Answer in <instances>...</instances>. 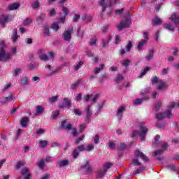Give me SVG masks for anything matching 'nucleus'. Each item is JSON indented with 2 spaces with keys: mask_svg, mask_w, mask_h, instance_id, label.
<instances>
[{
  "mask_svg": "<svg viewBox=\"0 0 179 179\" xmlns=\"http://www.w3.org/2000/svg\"><path fill=\"white\" fill-rule=\"evenodd\" d=\"M159 145H161L162 148V150H166L167 149V148H169V145H167V143H164L163 144L160 143H155L153 144L154 148H157V146H159Z\"/></svg>",
  "mask_w": 179,
  "mask_h": 179,
  "instance_id": "f3484780",
  "label": "nucleus"
},
{
  "mask_svg": "<svg viewBox=\"0 0 179 179\" xmlns=\"http://www.w3.org/2000/svg\"><path fill=\"white\" fill-rule=\"evenodd\" d=\"M39 146H40V148H46V146H48V141H47L45 140L40 141Z\"/></svg>",
  "mask_w": 179,
  "mask_h": 179,
  "instance_id": "72a5a7b5",
  "label": "nucleus"
},
{
  "mask_svg": "<svg viewBox=\"0 0 179 179\" xmlns=\"http://www.w3.org/2000/svg\"><path fill=\"white\" fill-rule=\"evenodd\" d=\"M92 94H87L84 96L83 101L84 103H87L90 99L92 97Z\"/></svg>",
  "mask_w": 179,
  "mask_h": 179,
  "instance_id": "49530a36",
  "label": "nucleus"
},
{
  "mask_svg": "<svg viewBox=\"0 0 179 179\" xmlns=\"http://www.w3.org/2000/svg\"><path fill=\"white\" fill-rule=\"evenodd\" d=\"M61 127H62L64 129H66L67 131L72 129V124L66 122V120L62 122Z\"/></svg>",
  "mask_w": 179,
  "mask_h": 179,
  "instance_id": "ddd939ff",
  "label": "nucleus"
},
{
  "mask_svg": "<svg viewBox=\"0 0 179 179\" xmlns=\"http://www.w3.org/2000/svg\"><path fill=\"white\" fill-rule=\"evenodd\" d=\"M93 149H94V145L93 144L88 145L87 148H85L87 152H90V150H93Z\"/></svg>",
  "mask_w": 179,
  "mask_h": 179,
  "instance_id": "13d9d810",
  "label": "nucleus"
},
{
  "mask_svg": "<svg viewBox=\"0 0 179 179\" xmlns=\"http://www.w3.org/2000/svg\"><path fill=\"white\" fill-rule=\"evenodd\" d=\"M19 6H20V5L18 3H14L8 6V9L9 10H15L18 9Z\"/></svg>",
  "mask_w": 179,
  "mask_h": 179,
  "instance_id": "412c9836",
  "label": "nucleus"
},
{
  "mask_svg": "<svg viewBox=\"0 0 179 179\" xmlns=\"http://www.w3.org/2000/svg\"><path fill=\"white\" fill-rule=\"evenodd\" d=\"M171 118L173 117V113L171 110H167L165 113H159L156 114V118L157 120H163V118Z\"/></svg>",
  "mask_w": 179,
  "mask_h": 179,
  "instance_id": "0eeeda50",
  "label": "nucleus"
},
{
  "mask_svg": "<svg viewBox=\"0 0 179 179\" xmlns=\"http://www.w3.org/2000/svg\"><path fill=\"white\" fill-rule=\"evenodd\" d=\"M8 19H9V17L6 15L0 16V24H3V26L5 24V23H6V22H8Z\"/></svg>",
  "mask_w": 179,
  "mask_h": 179,
  "instance_id": "4be33fe9",
  "label": "nucleus"
},
{
  "mask_svg": "<svg viewBox=\"0 0 179 179\" xmlns=\"http://www.w3.org/2000/svg\"><path fill=\"white\" fill-rule=\"evenodd\" d=\"M13 38L12 41L13 43H16V40L19 38V36H17V29H13Z\"/></svg>",
  "mask_w": 179,
  "mask_h": 179,
  "instance_id": "393cba45",
  "label": "nucleus"
},
{
  "mask_svg": "<svg viewBox=\"0 0 179 179\" xmlns=\"http://www.w3.org/2000/svg\"><path fill=\"white\" fill-rule=\"evenodd\" d=\"M59 167H65V166H68L69 164V161L68 160H62L58 162Z\"/></svg>",
  "mask_w": 179,
  "mask_h": 179,
  "instance_id": "5701e85b",
  "label": "nucleus"
},
{
  "mask_svg": "<svg viewBox=\"0 0 179 179\" xmlns=\"http://www.w3.org/2000/svg\"><path fill=\"white\" fill-rule=\"evenodd\" d=\"M151 82L152 85H155V83H157L159 82V78L157 76H155L152 78Z\"/></svg>",
  "mask_w": 179,
  "mask_h": 179,
  "instance_id": "338daca9",
  "label": "nucleus"
},
{
  "mask_svg": "<svg viewBox=\"0 0 179 179\" xmlns=\"http://www.w3.org/2000/svg\"><path fill=\"white\" fill-rule=\"evenodd\" d=\"M131 48H132V42L129 41L126 48V51H131Z\"/></svg>",
  "mask_w": 179,
  "mask_h": 179,
  "instance_id": "bf43d9fd",
  "label": "nucleus"
},
{
  "mask_svg": "<svg viewBox=\"0 0 179 179\" xmlns=\"http://www.w3.org/2000/svg\"><path fill=\"white\" fill-rule=\"evenodd\" d=\"M117 148L119 150H124V149H127V145L125 143H120Z\"/></svg>",
  "mask_w": 179,
  "mask_h": 179,
  "instance_id": "4d7b16f0",
  "label": "nucleus"
},
{
  "mask_svg": "<svg viewBox=\"0 0 179 179\" xmlns=\"http://www.w3.org/2000/svg\"><path fill=\"white\" fill-rule=\"evenodd\" d=\"M125 111V106H121L116 112V115L119 118V120H121L122 118V113Z\"/></svg>",
  "mask_w": 179,
  "mask_h": 179,
  "instance_id": "4468645a",
  "label": "nucleus"
},
{
  "mask_svg": "<svg viewBox=\"0 0 179 179\" xmlns=\"http://www.w3.org/2000/svg\"><path fill=\"white\" fill-rule=\"evenodd\" d=\"M120 43H121V37L118 35H116L115 38V44L118 45Z\"/></svg>",
  "mask_w": 179,
  "mask_h": 179,
  "instance_id": "864d4df0",
  "label": "nucleus"
},
{
  "mask_svg": "<svg viewBox=\"0 0 179 179\" xmlns=\"http://www.w3.org/2000/svg\"><path fill=\"white\" fill-rule=\"evenodd\" d=\"M162 22H163V21L162 20V19L159 18V17H155L152 20V24H154V26H157L159 24H162Z\"/></svg>",
  "mask_w": 179,
  "mask_h": 179,
  "instance_id": "a211bd4d",
  "label": "nucleus"
},
{
  "mask_svg": "<svg viewBox=\"0 0 179 179\" xmlns=\"http://www.w3.org/2000/svg\"><path fill=\"white\" fill-rule=\"evenodd\" d=\"M79 85H80V80H78L76 83L73 84L71 85V89H73V90H75V89H76V87H78V86H79Z\"/></svg>",
  "mask_w": 179,
  "mask_h": 179,
  "instance_id": "6e6d98bb",
  "label": "nucleus"
},
{
  "mask_svg": "<svg viewBox=\"0 0 179 179\" xmlns=\"http://www.w3.org/2000/svg\"><path fill=\"white\" fill-rule=\"evenodd\" d=\"M131 163L134 166H141V162L137 159H134Z\"/></svg>",
  "mask_w": 179,
  "mask_h": 179,
  "instance_id": "680f3d73",
  "label": "nucleus"
},
{
  "mask_svg": "<svg viewBox=\"0 0 179 179\" xmlns=\"http://www.w3.org/2000/svg\"><path fill=\"white\" fill-rule=\"evenodd\" d=\"M32 9H40V3L38 1H36L32 3Z\"/></svg>",
  "mask_w": 179,
  "mask_h": 179,
  "instance_id": "58836bf2",
  "label": "nucleus"
},
{
  "mask_svg": "<svg viewBox=\"0 0 179 179\" xmlns=\"http://www.w3.org/2000/svg\"><path fill=\"white\" fill-rule=\"evenodd\" d=\"M131 64V60L126 59L121 62L122 66H125L126 68Z\"/></svg>",
  "mask_w": 179,
  "mask_h": 179,
  "instance_id": "2f4dec72",
  "label": "nucleus"
},
{
  "mask_svg": "<svg viewBox=\"0 0 179 179\" xmlns=\"http://www.w3.org/2000/svg\"><path fill=\"white\" fill-rule=\"evenodd\" d=\"M37 166H38V167H39V169H41V170H43L44 169V160L42 159V160L39 161L37 163Z\"/></svg>",
  "mask_w": 179,
  "mask_h": 179,
  "instance_id": "c03bdc74",
  "label": "nucleus"
},
{
  "mask_svg": "<svg viewBox=\"0 0 179 179\" xmlns=\"http://www.w3.org/2000/svg\"><path fill=\"white\" fill-rule=\"evenodd\" d=\"M22 176H26L24 179H31V174L30 173V169L27 167H24L21 171Z\"/></svg>",
  "mask_w": 179,
  "mask_h": 179,
  "instance_id": "1a4fd4ad",
  "label": "nucleus"
},
{
  "mask_svg": "<svg viewBox=\"0 0 179 179\" xmlns=\"http://www.w3.org/2000/svg\"><path fill=\"white\" fill-rule=\"evenodd\" d=\"M45 133V130L44 129H39L36 131V135H43V134Z\"/></svg>",
  "mask_w": 179,
  "mask_h": 179,
  "instance_id": "0e129e2a",
  "label": "nucleus"
},
{
  "mask_svg": "<svg viewBox=\"0 0 179 179\" xmlns=\"http://www.w3.org/2000/svg\"><path fill=\"white\" fill-rule=\"evenodd\" d=\"M12 54L6 53L5 50V46H3L0 48V61L6 62V61H10Z\"/></svg>",
  "mask_w": 179,
  "mask_h": 179,
  "instance_id": "f03ea898",
  "label": "nucleus"
},
{
  "mask_svg": "<svg viewBox=\"0 0 179 179\" xmlns=\"http://www.w3.org/2000/svg\"><path fill=\"white\" fill-rule=\"evenodd\" d=\"M29 122V117H22L21 120V125L22 128H26L27 127V123Z\"/></svg>",
  "mask_w": 179,
  "mask_h": 179,
  "instance_id": "aec40b11",
  "label": "nucleus"
},
{
  "mask_svg": "<svg viewBox=\"0 0 179 179\" xmlns=\"http://www.w3.org/2000/svg\"><path fill=\"white\" fill-rule=\"evenodd\" d=\"M72 33H73V27L70 26L63 33V38L64 41H71L72 38Z\"/></svg>",
  "mask_w": 179,
  "mask_h": 179,
  "instance_id": "39448f33",
  "label": "nucleus"
},
{
  "mask_svg": "<svg viewBox=\"0 0 179 179\" xmlns=\"http://www.w3.org/2000/svg\"><path fill=\"white\" fill-rule=\"evenodd\" d=\"M21 85L22 86H25V85H27L29 83V78L24 77L21 79Z\"/></svg>",
  "mask_w": 179,
  "mask_h": 179,
  "instance_id": "e433bc0d",
  "label": "nucleus"
},
{
  "mask_svg": "<svg viewBox=\"0 0 179 179\" xmlns=\"http://www.w3.org/2000/svg\"><path fill=\"white\" fill-rule=\"evenodd\" d=\"M58 115H59V110H54L52 113V116H51V120H57V118H58Z\"/></svg>",
  "mask_w": 179,
  "mask_h": 179,
  "instance_id": "cd10ccee",
  "label": "nucleus"
},
{
  "mask_svg": "<svg viewBox=\"0 0 179 179\" xmlns=\"http://www.w3.org/2000/svg\"><path fill=\"white\" fill-rule=\"evenodd\" d=\"M153 52H154L153 50H150L149 51V55L146 56L148 61H150V59L153 58Z\"/></svg>",
  "mask_w": 179,
  "mask_h": 179,
  "instance_id": "8fccbe9b",
  "label": "nucleus"
},
{
  "mask_svg": "<svg viewBox=\"0 0 179 179\" xmlns=\"http://www.w3.org/2000/svg\"><path fill=\"white\" fill-rule=\"evenodd\" d=\"M81 169H84L86 173H92V171H93V167L90 166L89 161H86L84 166H81Z\"/></svg>",
  "mask_w": 179,
  "mask_h": 179,
  "instance_id": "9b49d317",
  "label": "nucleus"
},
{
  "mask_svg": "<svg viewBox=\"0 0 179 179\" xmlns=\"http://www.w3.org/2000/svg\"><path fill=\"white\" fill-rule=\"evenodd\" d=\"M83 65V62H79L76 65L74 66V71H79Z\"/></svg>",
  "mask_w": 179,
  "mask_h": 179,
  "instance_id": "79ce46f5",
  "label": "nucleus"
},
{
  "mask_svg": "<svg viewBox=\"0 0 179 179\" xmlns=\"http://www.w3.org/2000/svg\"><path fill=\"white\" fill-rule=\"evenodd\" d=\"M13 100V96L10 94L8 96L5 97L1 101L2 103H9Z\"/></svg>",
  "mask_w": 179,
  "mask_h": 179,
  "instance_id": "bb28decb",
  "label": "nucleus"
},
{
  "mask_svg": "<svg viewBox=\"0 0 179 179\" xmlns=\"http://www.w3.org/2000/svg\"><path fill=\"white\" fill-rule=\"evenodd\" d=\"M64 104L70 108L71 106H72V101L69 98H64Z\"/></svg>",
  "mask_w": 179,
  "mask_h": 179,
  "instance_id": "a878e982",
  "label": "nucleus"
},
{
  "mask_svg": "<svg viewBox=\"0 0 179 179\" xmlns=\"http://www.w3.org/2000/svg\"><path fill=\"white\" fill-rule=\"evenodd\" d=\"M90 118H92V110L90 109V106H88L86 110L85 122H89Z\"/></svg>",
  "mask_w": 179,
  "mask_h": 179,
  "instance_id": "2eb2a0df",
  "label": "nucleus"
},
{
  "mask_svg": "<svg viewBox=\"0 0 179 179\" xmlns=\"http://www.w3.org/2000/svg\"><path fill=\"white\" fill-rule=\"evenodd\" d=\"M43 112H44V107H43L42 106H36L37 115H39V114H43Z\"/></svg>",
  "mask_w": 179,
  "mask_h": 179,
  "instance_id": "7c9ffc66",
  "label": "nucleus"
},
{
  "mask_svg": "<svg viewBox=\"0 0 179 179\" xmlns=\"http://www.w3.org/2000/svg\"><path fill=\"white\" fill-rule=\"evenodd\" d=\"M161 107H162V101H159L155 104V111H159Z\"/></svg>",
  "mask_w": 179,
  "mask_h": 179,
  "instance_id": "de8ad7c7",
  "label": "nucleus"
},
{
  "mask_svg": "<svg viewBox=\"0 0 179 179\" xmlns=\"http://www.w3.org/2000/svg\"><path fill=\"white\" fill-rule=\"evenodd\" d=\"M159 85L157 89L159 90H163L164 89H167V87H169V85H167V83H166V82L163 81V80H160L159 82Z\"/></svg>",
  "mask_w": 179,
  "mask_h": 179,
  "instance_id": "dca6fc26",
  "label": "nucleus"
},
{
  "mask_svg": "<svg viewBox=\"0 0 179 179\" xmlns=\"http://www.w3.org/2000/svg\"><path fill=\"white\" fill-rule=\"evenodd\" d=\"M169 19L174 24L178 25L179 23V13H173Z\"/></svg>",
  "mask_w": 179,
  "mask_h": 179,
  "instance_id": "9d476101",
  "label": "nucleus"
},
{
  "mask_svg": "<svg viewBox=\"0 0 179 179\" xmlns=\"http://www.w3.org/2000/svg\"><path fill=\"white\" fill-rule=\"evenodd\" d=\"M45 17V15L41 14L40 16L37 17L36 22H38V23H42Z\"/></svg>",
  "mask_w": 179,
  "mask_h": 179,
  "instance_id": "ea45409f",
  "label": "nucleus"
},
{
  "mask_svg": "<svg viewBox=\"0 0 179 179\" xmlns=\"http://www.w3.org/2000/svg\"><path fill=\"white\" fill-rule=\"evenodd\" d=\"M149 71H150V67H145L140 74L139 78H143V76H145V75H146V73L149 72Z\"/></svg>",
  "mask_w": 179,
  "mask_h": 179,
  "instance_id": "f704fd0d",
  "label": "nucleus"
},
{
  "mask_svg": "<svg viewBox=\"0 0 179 179\" xmlns=\"http://www.w3.org/2000/svg\"><path fill=\"white\" fill-rule=\"evenodd\" d=\"M104 69V64H100L99 67H96L94 69V74L97 75V73H100L101 71H103Z\"/></svg>",
  "mask_w": 179,
  "mask_h": 179,
  "instance_id": "c85d7f7f",
  "label": "nucleus"
},
{
  "mask_svg": "<svg viewBox=\"0 0 179 179\" xmlns=\"http://www.w3.org/2000/svg\"><path fill=\"white\" fill-rule=\"evenodd\" d=\"M79 153H80V152L79 150H78L77 148L74 149L73 151V157L74 159H76V157H78L79 156Z\"/></svg>",
  "mask_w": 179,
  "mask_h": 179,
  "instance_id": "a18cd8bd",
  "label": "nucleus"
},
{
  "mask_svg": "<svg viewBox=\"0 0 179 179\" xmlns=\"http://www.w3.org/2000/svg\"><path fill=\"white\" fill-rule=\"evenodd\" d=\"M57 100H58V96H55L49 98V101H50V103H55V101H57Z\"/></svg>",
  "mask_w": 179,
  "mask_h": 179,
  "instance_id": "e2e57ef3",
  "label": "nucleus"
},
{
  "mask_svg": "<svg viewBox=\"0 0 179 179\" xmlns=\"http://www.w3.org/2000/svg\"><path fill=\"white\" fill-rule=\"evenodd\" d=\"M36 68H38V65H37V64L36 63H31L28 65V69H29L30 71H34V69H36Z\"/></svg>",
  "mask_w": 179,
  "mask_h": 179,
  "instance_id": "c756f323",
  "label": "nucleus"
},
{
  "mask_svg": "<svg viewBox=\"0 0 179 179\" xmlns=\"http://www.w3.org/2000/svg\"><path fill=\"white\" fill-rule=\"evenodd\" d=\"M134 155L136 157H140V159H142V160H144V162H149V158H148V157H146L143 152L139 151V150H136L134 152Z\"/></svg>",
  "mask_w": 179,
  "mask_h": 179,
  "instance_id": "6e6552de",
  "label": "nucleus"
},
{
  "mask_svg": "<svg viewBox=\"0 0 179 179\" xmlns=\"http://www.w3.org/2000/svg\"><path fill=\"white\" fill-rule=\"evenodd\" d=\"M143 100H149V96H145L142 99H137L134 101V104H135V106H138V104H142V101H143Z\"/></svg>",
  "mask_w": 179,
  "mask_h": 179,
  "instance_id": "6ab92c4d",
  "label": "nucleus"
},
{
  "mask_svg": "<svg viewBox=\"0 0 179 179\" xmlns=\"http://www.w3.org/2000/svg\"><path fill=\"white\" fill-rule=\"evenodd\" d=\"M31 23V19L27 18L23 21L24 26H29Z\"/></svg>",
  "mask_w": 179,
  "mask_h": 179,
  "instance_id": "603ef678",
  "label": "nucleus"
},
{
  "mask_svg": "<svg viewBox=\"0 0 179 179\" xmlns=\"http://www.w3.org/2000/svg\"><path fill=\"white\" fill-rule=\"evenodd\" d=\"M169 107L170 108H174V107H178V103H176V102H171V103L169 104Z\"/></svg>",
  "mask_w": 179,
  "mask_h": 179,
  "instance_id": "774afa93",
  "label": "nucleus"
},
{
  "mask_svg": "<svg viewBox=\"0 0 179 179\" xmlns=\"http://www.w3.org/2000/svg\"><path fill=\"white\" fill-rule=\"evenodd\" d=\"M145 44H146V41H141V42L138 43V45L137 47L138 51L142 50V48H143V45H145Z\"/></svg>",
  "mask_w": 179,
  "mask_h": 179,
  "instance_id": "c9c22d12",
  "label": "nucleus"
},
{
  "mask_svg": "<svg viewBox=\"0 0 179 179\" xmlns=\"http://www.w3.org/2000/svg\"><path fill=\"white\" fill-rule=\"evenodd\" d=\"M123 79H124V76H122V75L117 74V76L116 77V80H115L116 83H120L122 82Z\"/></svg>",
  "mask_w": 179,
  "mask_h": 179,
  "instance_id": "a19ab883",
  "label": "nucleus"
},
{
  "mask_svg": "<svg viewBox=\"0 0 179 179\" xmlns=\"http://www.w3.org/2000/svg\"><path fill=\"white\" fill-rule=\"evenodd\" d=\"M23 166H24V162H22V161H20L17 163L15 167L18 170V169H20V167H23Z\"/></svg>",
  "mask_w": 179,
  "mask_h": 179,
  "instance_id": "052dcab7",
  "label": "nucleus"
},
{
  "mask_svg": "<svg viewBox=\"0 0 179 179\" xmlns=\"http://www.w3.org/2000/svg\"><path fill=\"white\" fill-rule=\"evenodd\" d=\"M52 29H53V30H55L56 31H58V30H59V24H58V22H54L52 24Z\"/></svg>",
  "mask_w": 179,
  "mask_h": 179,
  "instance_id": "37998d69",
  "label": "nucleus"
},
{
  "mask_svg": "<svg viewBox=\"0 0 179 179\" xmlns=\"http://www.w3.org/2000/svg\"><path fill=\"white\" fill-rule=\"evenodd\" d=\"M168 169H169V170H171V171H177L178 170L176 166L173 164L169 165Z\"/></svg>",
  "mask_w": 179,
  "mask_h": 179,
  "instance_id": "69168bd1",
  "label": "nucleus"
},
{
  "mask_svg": "<svg viewBox=\"0 0 179 179\" xmlns=\"http://www.w3.org/2000/svg\"><path fill=\"white\" fill-rule=\"evenodd\" d=\"M38 55L39 56V58L41 61H48V59L51 58H54V52H49V57L46 54H44V50L41 49L38 51Z\"/></svg>",
  "mask_w": 179,
  "mask_h": 179,
  "instance_id": "7ed1b4c3",
  "label": "nucleus"
},
{
  "mask_svg": "<svg viewBox=\"0 0 179 179\" xmlns=\"http://www.w3.org/2000/svg\"><path fill=\"white\" fill-rule=\"evenodd\" d=\"M106 173L107 172L103 168L98 169L96 171L97 178H103L106 176Z\"/></svg>",
  "mask_w": 179,
  "mask_h": 179,
  "instance_id": "f8f14e48",
  "label": "nucleus"
},
{
  "mask_svg": "<svg viewBox=\"0 0 179 179\" xmlns=\"http://www.w3.org/2000/svg\"><path fill=\"white\" fill-rule=\"evenodd\" d=\"M146 134H148V129L141 124V126H140V132L134 130L132 133V136H138V135H140V136H141V141H145Z\"/></svg>",
  "mask_w": 179,
  "mask_h": 179,
  "instance_id": "f257e3e1",
  "label": "nucleus"
},
{
  "mask_svg": "<svg viewBox=\"0 0 179 179\" xmlns=\"http://www.w3.org/2000/svg\"><path fill=\"white\" fill-rule=\"evenodd\" d=\"M99 6L102 8V12H106V8H109L110 10H113V8H111V2L109 0H99Z\"/></svg>",
  "mask_w": 179,
  "mask_h": 179,
  "instance_id": "423d86ee",
  "label": "nucleus"
},
{
  "mask_svg": "<svg viewBox=\"0 0 179 179\" xmlns=\"http://www.w3.org/2000/svg\"><path fill=\"white\" fill-rule=\"evenodd\" d=\"M110 41H111V36H109L106 41H103L101 43L102 47L103 48H106V47H107V45H108V43H110Z\"/></svg>",
  "mask_w": 179,
  "mask_h": 179,
  "instance_id": "473e14b6",
  "label": "nucleus"
},
{
  "mask_svg": "<svg viewBox=\"0 0 179 179\" xmlns=\"http://www.w3.org/2000/svg\"><path fill=\"white\" fill-rule=\"evenodd\" d=\"M96 43H97V38H92L90 40L89 44L90 45H96Z\"/></svg>",
  "mask_w": 179,
  "mask_h": 179,
  "instance_id": "09e8293b",
  "label": "nucleus"
},
{
  "mask_svg": "<svg viewBox=\"0 0 179 179\" xmlns=\"http://www.w3.org/2000/svg\"><path fill=\"white\" fill-rule=\"evenodd\" d=\"M113 166V164L110 162H106L103 164V169L105 170V171L107 172V170H108V169H110L111 166Z\"/></svg>",
  "mask_w": 179,
  "mask_h": 179,
  "instance_id": "4c0bfd02",
  "label": "nucleus"
},
{
  "mask_svg": "<svg viewBox=\"0 0 179 179\" xmlns=\"http://www.w3.org/2000/svg\"><path fill=\"white\" fill-rule=\"evenodd\" d=\"M164 29H166V30H169L170 31H174V27L171 25L170 23L164 24Z\"/></svg>",
  "mask_w": 179,
  "mask_h": 179,
  "instance_id": "b1692460",
  "label": "nucleus"
},
{
  "mask_svg": "<svg viewBox=\"0 0 179 179\" xmlns=\"http://www.w3.org/2000/svg\"><path fill=\"white\" fill-rule=\"evenodd\" d=\"M22 72V69H16L15 70L13 71V76L15 78L19 76V73Z\"/></svg>",
  "mask_w": 179,
  "mask_h": 179,
  "instance_id": "5fc2aeb1",
  "label": "nucleus"
},
{
  "mask_svg": "<svg viewBox=\"0 0 179 179\" xmlns=\"http://www.w3.org/2000/svg\"><path fill=\"white\" fill-rule=\"evenodd\" d=\"M129 24H131V20L128 18L123 19L117 25V30L119 31H121V30H124V29H127V27H129Z\"/></svg>",
  "mask_w": 179,
  "mask_h": 179,
  "instance_id": "20e7f679",
  "label": "nucleus"
},
{
  "mask_svg": "<svg viewBox=\"0 0 179 179\" xmlns=\"http://www.w3.org/2000/svg\"><path fill=\"white\" fill-rule=\"evenodd\" d=\"M124 10H125L124 8L118 9L115 10V14L117 15H121L124 13Z\"/></svg>",
  "mask_w": 179,
  "mask_h": 179,
  "instance_id": "3c124183",
  "label": "nucleus"
}]
</instances>
